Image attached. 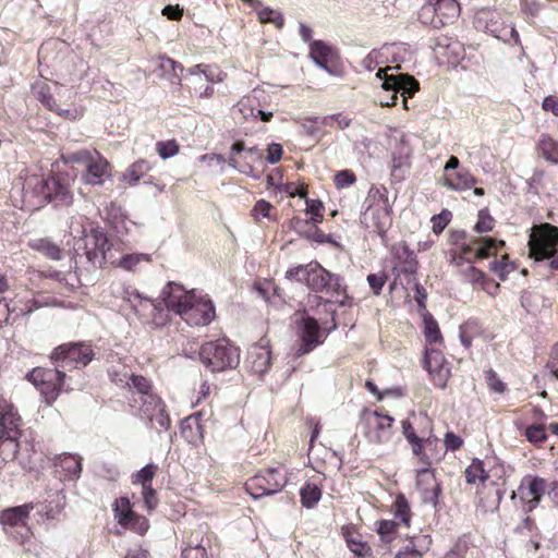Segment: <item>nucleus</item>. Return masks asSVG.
<instances>
[{"label": "nucleus", "instance_id": "obj_28", "mask_svg": "<svg viewBox=\"0 0 558 558\" xmlns=\"http://www.w3.org/2000/svg\"><path fill=\"white\" fill-rule=\"evenodd\" d=\"M310 57L322 69L328 70V63L332 59V49L322 40L310 43Z\"/></svg>", "mask_w": 558, "mask_h": 558}, {"label": "nucleus", "instance_id": "obj_53", "mask_svg": "<svg viewBox=\"0 0 558 558\" xmlns=\"http://www.w3.org/2000/svg\"><path fill=\"white\" fill-rule=\"evenodd\" d=\"M37 99L46 106L49 110H56V101L50 94V89L48 85L43 84L37 87L36 89Z\"/></svg>", "mask_w": 558, "mask_h": 558}, {"label": "nucleus", "instance_id": "obj_46", "mask_svg": "<svg viewBox=\"0 0 558 558\" xmlns=\"http://www.w3.org/2000/svg\"><path fill=\"white\" fill-rule=\"evenodd\" d=\"M495 227V219L490 216L488 209H481L477 215V222L474 226V231L478 234L489 232Z\"/></svg>", "mask_w": 558, "mask_h": 558}, {"label": "nucleus", "instance_id": "obj_47", "mask_svg": "<svg viewBox=\"0 0 558 558\" xmlns=\"http://www.w3.org/2000/svg\"><path fill=\"white\" fill-rule=\"evenodd\" d=\"M424 336L426 341L428 342H437L441 339V333L438 327L437 322L430 317H424Z\"/></svg>", "mask_w": 558, "mask_h": 558}, {"label": "nucleus", "instance_id": "obj_7", "mask_svg": "<svg viewBox=\"0 0 558 558\" xmlns=\"http://www.w3.org/2000/svg\"><path fill=\"white\" fill-rule=\"evenodd\" d=\"M199 356L211 373L233 369L240 364V350L225 338L204 343Z\"/></svg>", "mask_w": 558, "mask_h": 558}, {"label": "nucleus", "instance_id": "obj_44", "mask_svg": "<svg viewBox=\"0 0 558 558\" xmlns=\"http://www.w3.org/2000/svg\"><path fill=\"white\" fill-rule=\"evenodd\" d=\"M244 150H245L244 143L241 141L235 142L231 146V156L229 157L228 162L232 168L238 169L242 173L248 174L253 171V167L248 163H243V165L239 163V161L234 157V154H240Z\"/></svg>", "mask_w": 558, "mask_h": 558}, {"label": "nucleus", "instance_id": "obj_37", "mask_svg": "<svg viewBox=\"0 0 558 558\" xmlns=\"http://www.w3.org/2000/svg\"><path fill=\"white\" fill-rule=\"evenodd\" d=\"M256 13L262 23H272L278 28L283 27L284 19L280 11L260 4L256 7Z\"/></svg>", "mask_w": 558, "mask_h": 558}, {"label": "nucleus", "instance_id": "obj_11", "mask_svg": "<svg viewBox=\"0 0 558 558\" xmlns=\"http://www.w3.org/2000/svg\"><path fill=\"white\" fill-rule=\"evenodd\" d=\"M307 287L315 292H326L331 295L342 296L341 300H333L332 302L339 303L340 306L348 305V295L345 294V287L343 286L342 279L335 274L329 272L323 268L318 263L314 267Z\"/></svg>", "mask_w": 558, "mask_h": 558}, {"label": "nucleus", "instance_id": "obj_20", "mask_svg": "<svg viewBox=\"0 0 558 558\" xmlns=\"http://www.w3.org/2000/svg\"><path fill=\"white\" fill-rule=\"evenodd\" d=\"M114 511L116 518L121 525L133 529L141 534L147 531V521L131 510L130 502L126 498H120L117 501Z\"/></svg>", "mask_w": 558, "mask_h": 558}, {"label": "nucleus", "instance_id": "obj_48", "mask_svg": "<svg viewBox=\"0 0 558 558\" xmlns=\"http://www.w3.org/2000/svg\"><path fill=\"white\" fill-rule=\"evenodd\" d=\"M490 270L495 272L500 280H506L507 275L513 270V265L508 260V256L504 255L500 260L490 263Z\"/></svg>", "mask_w": 558, "mask_h": 558}, {"label": "nucleus", "instance_id": "obj_39", "mask_svg": "<svg viewBox=\"0 0 558 558\" xmlns=\"http://www.w3.org/2000/svg\"><path fill=\"white\" fill-rule=\"evenodd\" d=\"M538 149L546 160L558 163V143L553 141L549 136H542L538 142Z\"/></svg>", "mask_w": 558, "mask_h": 558}, {"label": "nucleus", "instance_id": "obj_8", "mask_svg": "<svg viewBox=\"0 0 558 558\" xmlns=\"http://www.w3.org/2000/svg\"><path fill=\"white\" fill-rule=\"evenodd\" d=\"M507 13L495 9L483 8L476 11L473 23L476 29L489 33L505 43L513 40L514 44H520L517 29L512 25H507Z\"/></svg>", "mask_w": 558, "mask_h": 558}, {"label": "nucleus", "instance_id": "obj_33", "mask_svg": "<svg viewBox=\"0 0 558 558\" xmlns=\"http://www.w3.org/2000/svg\"><path fill=\"white\" fill-rule=\"evenodd\" d=\"M150 260H151V257L149 254L132 253V254L123 255L120 258L118 266L124 270L134 272L138 269V266L141 264H143V263L148 264V263H150Z\"/></svg>", "mask_w": 558, "mask_h": 558}, {"label": "nucleus", "instance_id": "obj_52", "mask_svg": "<svg viewBox=\"0 0 558 558\" xmlns=\"http://www.w3.org/2000/svg\"><path fill=\"white\" fill-rule=\"evenodd\" d=\"M156 149L162 159H168L179 153V145L173 140L167 142H158L156 144Z\"/></svg>", "mask_w": 558, "mask_h": 558}, {"label": "nucleus", "instance_id": "obj_10", "mask_svg": "<svg viewBox=\"0 0 558 558\" xmlns=\"http://www.w3.org/2000/svg\"><path fill=\"white\" fill-rule=\"evenodd\" d=\"M93 357L90 345L83 342L61 344L51 354L54 365L63 368L65 373L86 366Z\"/></svg>", "mask_w": 558, "mask_h": 558}, {"label": "nucleus", "instance_id": "obj_59", "mask_svg": "<svg viewBox=\"0 0 558 558\" xmlns=\"http://www.w3.org/2000/svg\"><path fill=\"white\" fill-rule=\"evenodd\" d=\"M398 527V523L395 521L389 520H381L379 521V525L377 529L378 534L381 535L383 538H385L387 542L391 539V535L396 532Z\"/></svg>", "mask_w": 558, "mask_h": 558}, {"label": "nucleus", "instance_id": "obj_26", "mask_svg": "<svg viewBox=\"0 0 558 558\" xmlns=\"http://www.w3.org/2000/svg\"><path fill=\"white\" fill-rule=\"evenodd\" d=\"M33 509L32 504L13 507L2 511L0 521L3 525L25 526L29 512Z\"/></svg>", "mask_w": 558, "mask_h": 558}, {"label": "nucleus", "instance_id": "obj_14", "mask_svg": "<svg viewBox=\"0 0 558 558\" xmlns=\"http://www.w3.org/2000/svg\"><path fill=\"white\" fill-rule=\"evenodd\" d=\"M286 484L287 478L279 469H268L246 483V492L257 499L280 492Z\"/></svg>", "mask_w": 558, "mask_h": 558}, {"label": "nucleus", "instance_id": "obj_62", "mask_svg": "<svg viewBox=\"0 0 558 558\" xmlns=\"http://www.w3.org/2000/svg\"><path fill=\"white\" fill-rule=\"evenodd\" d=\"M144 505L148 510H153L158 505L156 490L153 487L142 488Z\"/></svg>", "mask_w": 558, "mask_h": 558}, {"label": "nucleus", "instance_id": "obj_50", "mask_svg": "<svg viewBox=\"0 0 558 558\" xmlns=\"http://www.w3.org/2000/svg\"><path fill=\"white\" fill-rule=\"evenodd\" d=\"M356 177L351 170H341L335 174V185L337 189H345L354 184Z\"/></svg>", "mask_w": 558, "mask_h": 558}, {"label": "nucleus", "instance_id": "obj_60", "mask_svg": "<svg viewBox=\"0 0 558 558\" xmlns=\"http://www.w3.org/2000/svg\"><path fill=\"white\" fill-rule=\"evenodd\" d=\"M271 208H272V206L270 203H268L264 199H259L258 202H256V204L254 205V207L252 209V216L256 220H259L260 218H266L269 216V211Z\"/></svg>", "mask_w": 558, "mask_h": 558}, {"label": "nucleus", "instance_id": "obj_41", "mask_svg": "<svg viewBox=\"0 0 558 558\" xmlns=\"http://www.w3.org/2000/svg\"><path fill=\"white\" fill-rule=\"evenodd\" d=\"M393 513L405 526L410 525L411 511L407 498L403 495H398L393 502Z\"/></svg>", "mask_w": 558, "mask_h": 558}, {"label": "nucleus", "instance_id": "obj_9", "mask_svg": "<svg viewBox=\"0 0 558 558\" xmlns=\"http://www.w3.org/2000/svg\"><path fill=\"white\" fill-rule=\"evenodd\" d=\"M558 228L550 223H542L531 229L529 239L530 256L536 262L549 259L557 255Z\"/></svg>", "mask_w": 558, "mask_h": 558}, {"label": "nucleus", "instance_id": "obj_43", "mask_svg": "<svg viewBox=\"0 0 558 558\" xmlns=\"http://www.w3.org/2000/svg\"><path fill=\"white\" fill-rule=\"evenodd\" d=\"M126 388L134 389L136 391V399L141 400L143 396L154 395L150 392V383L147 378L142 375L132 374L130 383L126 385ZM135 398V396L133 397Z\"/></svg>", "mask_w": 558, "mask_h": 558}, {"label": "nucleus", "instance_id": "obj_58", "mask_svg": "<svg viewBox=\"0 0 558 558\" xmlns=\"http://www.w3.org/2000/svg\"><path fill=\"white\" fill-rule=\"evenodd\" d=\"M387 276L384 272L369 274L367 281L374 294L378 295L386 282Z\"/></svg>", "mask_w": 558, "mask_h": 558}, {"label": "nucleus", "instance_id": "obj_29", "mask_svg": "<svg viewBox=\"0 0 558 558\" xmlns=\"http://www.w3.org/2000/svg\"><path fill=\"white\" fill-rule=\"evenodd\" d=\"M149 170V162L144 159H140L126 168L121 175V181L131 186L135 185Z\"/></svg>", "mask_w": 558, "mask_h": 558}, {"label": "nucleus", "instance_id": "obj_40", "mask_svg": "<svg viewBox=\"0 0 558 558\" xmlns=\"http://www.w3.org/2000/svg\"><path fill=\"white\" fill-rule=\"evenodd\" d=\"M345 542L349 549L357 557H367L371 555V547L363 542L357 534L345 533Z\"/></svg>", "mask_w": 558, "mask_h": 558}, {"label": "nucleus", "instance_id": "obj_19", "mask_svg": "<svg viewBox=\"0 0 558 558\" xmlns=\"http://www.w3.org/2000/svg\"><path fill=\"white\" fill-rule=\"evenodd\" d=\"M85 168L82 174V181L85 184L101 186L105 180L111 175L110 163L99 153H96Z\"/></svg>", "mask_w": 558, "mask_h": 558}, {"label": "nucleus", "instance_id": "obj_3", "mask_svg": "<svg viewBox=\"0 0 558 558\" xmlns=\"http://www.w3.org/2000/svg\"><path fill=\"white\" fill-rule=\"evenodd\" d=\"M498 245L504 246L505 242L497 241L490 236H471L468 242H463L460 246L462 255L459 258H465L468 264L461 265L458 263L461 276L474 286H478L483 290H487V278L483 271L471 264V256L476 259L488 258L497 252Z\"/></svg>", "mask_w": 558, "mask_h": 558}, {"label": "nucleus", "instance_id": "obj_63", "mask_svg": "<svg viewBox=\"0 0 558 558\" xmlns=\"http://www.w3.org/2000/svg\"><path fill=\"white\" fill-rule=\"evenodd\" d=\"M282 146L277 143L268 145L267 148V161L271 165L277 163L282 157Z\"/></svg>", "mask_w": 558, "mask_h": 558}, {"label": "nucleus", "instance_id": "obj_38", "mask_svg": "<svg viewBox=\"0 0 558 558\" xmlns=\"http://www.w3.org/2000/svg\"><path fill=\"white\" fill-rule=\"evenodd\" d=\"M314 267H316V262H312L307 265H299L288 269L286 277L290 280H295L307 286V281L310 280Z\"/></svg>", "mask_w": 558, "mask_h": 558}, {"label": "nucleus", "instance_id": "obj_51", "mask_svg": "<svg viewBox=\"0 0 558 558\" xmlns=\"http://www.w3.org/2000/svg\"><path fill=\"white\" fill-rule=\"evenodd\" d=\"M323 203L318 199H306V213L311 215V222L316 225L323 220Z\"/></svg>", "mask_w": 558, "mask_h": 558}, {"label": "nucleus", "instance_id": "obj_15", "mask_svg": "<svg viewBox=\"0 0 558 558\" xmlns=\"http://www.w3.org/2000/svg\"><path fill=\"white\" fill-rule=\"evenodd\" d=\"M364 421L369 427L367 436L373 442H386L391 437L393 418L383 411H366Z\"/></svg>", "mask_w": 558, "mask_h": 558}, {"label": "nucleus", "instance_id": "obj_16", "mask_svg": "<svg viewBox=\"0 0 558 558\" xmlns=\"http://www.w3.org/2000/svg\"><path fill=\"white\" fill-rule=\"evenodd\" d=\"M424 366L427 369L434 384L444 389L450 377L449 363L446 361L441 351L437 349H426L424 356Z\"/></svg>", "mask_w": 558, "mask_h": 558}, {"label": "nucleus", "instance_id": "obj_21", "mask_svg": "<svg viewBox=\"0 0 558 558\" xmlns=\"http://www.w3.org/2000/svg\"><path fill=\"white\" fill-rule=\"evenodd\" d=\"M392 255L398 260L393 267V271H396L398 276L401 274L411 276L416 272V256L407 244L402 243L393 246Z\"/></svg>", "mask_w": 558, "mask_h": 558}, {"label": "nucleus", "instance_id": "obj_45", "mask_svg": "<svg viewBox=\"0 0 558 558\" xmlns=\"http://www.w3.org/2000/svg\"><path fill=\"white\" fill-rule=\"evenodd\" d=\"M157 465L150 463L142 468L133 481L134 484H141L142 488L151 487V482L156 475Z\"/></svg>", "mask_w": 558, "mask_h": 558}, {"label": "nucleus", "instance_id": "obj_24", "mask_svg": "<svg viewBox=\"0 0 558 558\" xmlns=\"http://www.w3.org/2000/svg\"><path fill=\"white\" fill-rule=\"evenodd\" d=\"M44 383L41 387V393L46 397H54L63 388V381L66 373L63 368L56 365L52 369L45 368Z\"/></svg>", "mask_w": 558, "mask_h": 558}, {"label": "nucleus", "instance_id": "obj_22", "mask_svg": "<svg viewBox=\"0 0 558 558\" xmlns=\"http://www.w3.org/2000/svg\"><path fill=\"white\" fill-rule=\"evenodd\" d=\"M54 465L64 480H75L82 472V458L77 454L63 453L56 458Z\"/></svg>", "mask_w": 558, "mask_h": 558}, {"label": "nucleus", "instance_id": "obj_5", "mask_svg": "<svg viewBox=\"0 0 558 558\" xmlns=\"http://www.w3.org/2000/svg\"><path fill=\"white\" fill-rule=\"evenodd\" d=\"M376 77L381 82L384 90L392 93L387 99H380V105L383 107L395 106L398 99L397 94L400 93L403 97V107L408 110V98L413 97L418 90V82L409 74L399 73V66L379 69Z\"/></svg>", "mask_w": 558, "mask_h": 558}, {"label": "nucleus", "instance_id": "obj_1", "mask_svg": "<svg viewBox=\"0 0 558 558\" xmlns=\"http://www.w3.org/2000/svg\"><path fill=\"white\" fill-rule=\"evenodd\" d=\"M165 307L178 314L190 326H206L215 317V306L209 300L197 298L194 290L169 282L161 293Z\"/></svg>", "mask_w": 558, "mask_h": 558}, {"label": "nucleus", "instance_id": "obj_12", "mask_svg": "<svg viewBox=\"0 0 558 558\" xmlns=\"http://www.w3.org/2000/svg\"><path fill=\"white\" fill-rule=\"evenodd\" d=\"M547 490V481L539 476L527 475L522 478L517 490L512 492L511 499H519L524 513L532 512L541 502Z\"/></svg>", "mask_w": 558, "mask_h": 558}, {"label": "nucleus", "instance_id": "obj_55", "mask_svg": "<svg viewBox=\"0 0 558 558\" xmlns=\"http://www.w3.org/2000/svg\"><path fill=\"white\" fill-rule=\"evenodd\" d=\"M160 69L163 72H172L173 76L178 78V84L180 83V73L183 71V66L171 58H161Z\"/></svg>", "mask_w": 558, "mask_h": 558}, {"label": "nucleus", "instance_id": "obj_25", "mask_svg": "<svg viewBox=\"0 0 558 558\" xmlns=\"http://www.w3.org/2000/svg\"><path fill=\"white\" fill-rule=\"evenodd\" d=\"M433 440L430 438H417L415 440L410 441V446L412 449V453L418 459V462L423 465V468L417 472V476L420 481H423L425 477L435 482L434 476L429 472L430 460L424 450V445H432Z\"/></svg>", "mask_w": 558, "mask_h": 558}, {"label": "nucleus", "instance_id": "obj_27", "mask_svg": "<svg viewBox=\"0 0 558 558\" xmlns=\"http://www.w3.org/2000/svg\"><path fill=\"white\" fill-rule=\"evenodd\" d=\"M437 20H440L441 27L452 23L460 13V5L456 0H432Z\"/></svg>", "mask_w": 558, "mask_h": 558}, {"label": "nucleus", "instance_id": "obj_13", "mask_svg": "<svg viewBox=\"0 0 558 558\" xmlns=\"http://www.w3.org/2000/svg\"><path fill=\"white\" fill-rule=\"evenodd\" d=\"M131 405L137 407L143 418L150 422L151 427L159 426L167 430L170 427L171 420L166 411V405L157 395L143 396L141 400L131 399Z\"/></svg>", "mask_w": 558, "mask_h": 558}, {"label": "nucleus", "instance_id": "obj_42", "mask_svg": "<svg viewBox=\"0 0 558 558\" xmlns=\"http://www.w3.org/2000/svg\"><path fill=\"white\" fill-rule=\"evenodd\" d=\"M418 20L424 25H429L433 28H440L441 22L437 20L435 8L432 3V0H428L418 12Z\"/></svg>", "mask_w": 558, "mask_h": 558}, {"label": "nucleus", "instance_id": "obj_31", "mask_svg": "<svg viewBox=\"0 0 558 558\" xmlns=\"http://www.w3.org/2000/svg\"><path fill=\"white\" fill-rule=\"evenodd\" d=\"M123 300L129 302L136 312L138 311L140 306L144 305H149L154 310H158L161 305H163L162 300L156 304L153 300L143 296L137 290L131 288L124 290Z\"/></svg>", "mask_w": 558, "mask_h": 558}, {"label": "nucleus", "instance_id": "obj_49", "mask_svg": "<svg viewBox=\"0 0 558 558\" xmlns=\"http://www.w3.org/2000/svg\"><path fill=\"white\" fill-rule=\"evenodd\" d=\"M525 437L530 442L541 445L546 441L547 434L543 425H531L525 429Z\"/></svg>", "mask_w": 558, "mask_h": 558}, {"label": "nucleus", "instance_id": "obj_34", "mask_svg": "<svg viewBox=\"0 0 558 558\" xmlns=\"http://www.w3.org/2000/svg\"><path fill=\"white\" fill-rule=\"evenodd\" d=\"M301 504L305 508H313L322 498L320 488L313 483L305 484L300 490Z\"/></svg>", "mask_w": 558, "mask_h": 558}, {"label": "nucleus", "instance_id": "obj_18", "mask_svg": "<svg viewBox=\"0 0 558 558\" xmlns=\"http://www.w3.org/2000/svg\"><path fill=\"white\" fill-rule=\"evenodd\" d=\"M301 344L296 350V355L302 356L313 351L323 342L320 327L315 318L304 317L300 329Z\"/></svg>", "mask_w": 558, "mask_h": 558}, {"label": "nucleus", "instance_id": "obj_17", "mask_svg": "<svg viewBox=\"0 0 558 558\" xmlns=\"http://www.w3.org/2000/svg\"><path fill=\"white\" fill-rule=\"evenodd\" d=\"M84 254L87 260L93 265H101L109 250V241L107 235L98 230L92 229L89 233L84 234Z\"/></svg>", "mask_w": 558, "mask_h": 558}, {"label": "nucleus", "instance_id": "obj_36", "mask_svg": "<svg viewBox=\"0 0 558 558\" xmlns=\"http://www.w3.org/2000/svg\"><path fill=\"white\" fill-rule=\"evenodd\" d=\"M465 480L469 484L484 483L488 478L487 472L481 460H473L465 470Z\"/></svg>", "mask_w": 558, "mask_h": 558}, {"label": "nucleus", "instance_id": "obj_57", "mask_svg": "<svg viewBox=\"0 0 558 558\" xmlns=\"http://www.w3.org/2000/svg\"><path fill=\"white\" fill-rule=\"evenodd\" d=\"M486 381L492 391L502 393L506 389V385L498 378L496 372L492 368L486 372Z\"/></svg>", "mask_w": 558, "mask_h": 558}, {"label": "nucleus", "instance_id": "obj_2", "mask_svg": "<svg viewBox=\"0 0 558 558\" xmlns=\"http://www.w3.org/2000/svg\"><path fill=\"white\" fill-rule=\"evenodd\" d=\"M23 196L38 207L50 202H53L56 206L65 207L73 203L69 182L60 175L44 177L36 173L26 175L23 183Z\"/></svg>", "mask_w": 558, "mask_h": 558}, {"label": "nucleus", "instance_id": "obj_30", "mask_svg": "<svg viewBox=\"0 0 558 558\" xmlns=\"http://www.w3.org/2000/svg\"><path fill=\"white\" fill-rule=\"evenodd\" d=\"M29 246L52 260H60L62 258V250L49 239L32 240Z\"/></svg>", "mask_w": 558, "mask_h": 558}, {"label": "nucleus", "instance_id": "obj_54", "mask_svg": "<svg viewBox=\"0 0 558 558\" xmlns=\"http://www.w3.org/2000/svg\"><path fill=\"white\" fill-rule=\"evenodd\" d=\"M98 153L97 150L89 151L87 149L78 150L75 153H71L66 156L65 160L69 162H77L83 163L85 167L88 162L94 158V156Z\"/></svg>", "mask_w": 558, "mask_h": 558}, {"label": "nucleus", "instance_id": "obj_56", "mask_svg": "<svg viewBox=\"0 0 558 558\" xmlns=\"http://www.w3.org/2000/svg\"><path fill=\"white\" fill-rule=\"evenodd\" d=\"M190 73L192 75L203 73L208 82H221L223 80L222 74L218 73L217 75L215 72L207 65L197 64L194 68L190 70Z\"/></svg>", "mask_w": 558, "mask_h": 558}, {"label": "nucleus", "instance_id": "obj_35", "mask_svg": "<svg viewBox=\"0 0 558 558\" xmlns=\"http://www.w3.org/2000/svg\"><path fill=\"white\" fill-rule=\"evenodd\" d=\"M132 374L133 373L126 365L120 363L108 368V375L111 381L121 388H126Z\"/></svg>", "mask_w": 558, "mask_h": 558}, {"label": "nucleus", "instance_id": "obj_6", "mask_svg": "<svg viewBox=\"0 0 558 558\" xmlns=\"http://www.w3.org/2000/svg\"><path fill=\"white\" fill-rule=\"evenodd\" d=\"M21 416L10 400L0 391V451L3 460H13L19 450Z\"/></svg>", "mask_w": 558, "mask_h": 558}, {"label": "nucleus", "instance_id": "obj_4", "mask_svg": "<svg viewBox=\"0 0 558 558\" xmlns=\"http://www.w3.org/2000/svg\"><path fill=\"white\" fill-rule=\"evenodd\" d=\"M366 203L367 206L361 216V223L365 230L384 239L392 222L391 208L386 191L371 190Z\"/></svg>", "mask_w": 558, "mask_h": 558}, {"label": "nucleus", "instance_id": "obj_23", "mask_svg": "<svg viewBox=\"0 0 558 558\" xmlns=\"http://www.w3.org/2000/svg\"><path fill=\"white\" fill-rule=\"evenodd\" d=\"M251 371L257 375H264L271 364V352L265 345L254 347L247 356Z\"/></svg>", "mask_w": 558, "mask_h": 558}, {"label": "nucleus", "instance_id": "obj_64", "mask_svg": "<svg viewBox=\"0 0 558 558\" xmlns=\"http://www.w3.org/2000/svg\"><path fill=\"white\" fill-rule=\"evenodd\" d=\"M181 558H206V549L201 546H189L182 551Z\"/></svg>", "mask_w": 558, "mask_h": 558}, {"label": "nucleus", "instance_id": "obj_32", "mask_svg": "<svg viewBox=\"0 0 558 558\" xmlns=\"http://www.w3.org/2000/svg\"><path fill=\"white\" fill-rule=\"evenodd\" d=\"M444 182L451 190L462 191L471 187L475 183V179L468 171H458L454 178L445 177Z\"/></svg>", "mask_w": 558, "mask_h": 558}, {"label": "nucleus", "instance_id": "obj_61", "mask_svg": "<svg viewBox=\"0 0 558 558\" xmlns=\"http://www.w3.org/2000/svg\"><path fill=\"white\" fill-rule=\"evenodd\" d=\"M423 551L417 548L413 541H411L402 550H400L396 558H422Z\"/></svg>", "mask_w": 558, "mask_h": 558}]
</instances>
